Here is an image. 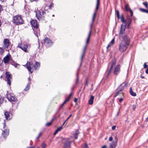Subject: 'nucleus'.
<instances>
[{"mask_svg": "<svg viewBox=\"0 0 148 148\" xmlns=\"http://www.w3.org/2000/svg\"><path fill=\"white\" fill-rule=\"evenodd\" d=\"M130 38H129L125 37L122 40L119 45V50L121 52L125 51L129 45Z\"/></svg>", "mask_w": 148, "mask_h": 148, "instance_id": "obj_1", "label": "nucleus"}, {"mask_svg": "<svg viewBox=\"0 0 148 148\" xmlns=\"http://www.w3.org/2000/svg\"><path fill=\"white\" fill-rule=\"evenodd\" d=\"M45 5V6L44 7V10L41 9L36 12V17L39 21L44 20L46 15V11H47V10L45 8L46 6H47V4Z\"/></svg>", "mask_w": 148, "mask_h": 148, "instance_id": "obj_2", "label": "nucleus"}, {"mask_svg": "<svg viewBox=\"0 0 148 148\" xmlns=\"http://www.w3.org/2000/svg\"><path fill=\"white\" fill-rule=\"evenodd\" d=\"M99 4H100L99 0H97L96 8L95 10L94 13L93 15L92 18V22L90 25V31L89 32V33L88 34V40H87V43H88V42L89 40V39L90 37V35L91 34V33L92 32V27L93 25V23L94 21V20L95 19V16L96 15L97 12L99 9Z\"/></svg>", "mask_w": 148, "mask_h": 148, "instance_id": "obj_3", "label": "nucleus"}, {"mask_svg": "<svg viewBox=\"0 0 148 148\" xmlns=\"http://www.w3.org/2000/svg\"><path fill=\"white\" fill-rule=\"evenodd\" d=\"M13 23L16 25H19L24 23V21L21 15H16L13 17L12 21Z\"/></svg>", "mask_w": 148, "mask_h": 148, "instance_id": "obj_4", "label": "nucleus"}, {"mask_svg": "<svg viewBox=\"0 0 148 148\" xmlns=\"http://www.w3.org/2000/svg\"><path fill=\"white\" fill-rule=\"evenodd\" d=\"M31 24L34 28L33 29L34 33L36 36L38 37V34H39L40 29H38V25L37 21L36 20H32L31 22Z\"/></svg>", "mask_w": 148, "mask_h": 148, "instance_id": "obj_5", "label": "nucleus"}, {"mask_svg": "<svg viewBox=\"0 0 148 148\" xmlns=\"http://www.w3.org/2000/svg\"><path fill=\"white\" fill-rule=\"evenodd\" d=\"M126 27H125L123 24L121 25L120 30L119 34V37L122 39H124L125 37L129 38L127 35H125V31Z\"/></svg>", "mask_w": 148, "mask_h": 148, "instance_id": "obj_6", "label": "nucleus"}, {"mask_svg": "<svg viewBox=\"0 0 148 148\" xmlns=\"http://www.w3.org/2000/svg\"><path fill=\"white\" fill-rule=\"evenodd\" d=\"M44 44L46 46L49 47L51 46L53 44V42L50 39L47 37L45 38L43 40Z\"/></svg>", "mask_w": 148, "mask_h": 148, "instance_id": "obj_7", "label": "nucleus"}, {"mask_svg": "<svg viewBox=\"0 0 148 148\" xmlns=\"http://www.w3.org/2000/svg\"><path fill=\"white\" fill-rule=\"evenodd\" d=\"M62 140H64L66 141L65 142L63 143L64 148H70L71 141L70 140V138H63Z\"/></svg>", "mask_w": 148, "mask_h": 148, "instance_id": "obj_8", "label": "nucleus"}, {"mask_svg": "<svg viewBox=\"0 0 148 148\" xmlns=\"http://www.w3.org/2000/svg\"><path fill=\"white\" fill-rule=\"evenodd\" d=\"M116 60L115 58L112 59V64L111 66L110 69L107 75H106V78H108L110 75V73L112 72L113 67L115 65L116 63Z\"/></svg>", "mask_w": 148, "mask_h": 148, "instance_id": "obj_9", "label": "nucleus"}, {"mask_svg": "<svg viewBox=\"0 0 148 148\" xmlns=\"http://www.w3.org/2000/svg\"><path fill=\"white\" fill-rule=\"evenodd\" d=\"M5 78L6 79V81L7 82V84L9 86L11 84V81L10 79H12V75L10 73L8 72H6L5 73Z\"/></svg>", "mask_w": 148, "mask_h": 148, "instance_id": "obj_10", "label": "nucleus"}, {"mask_svg": "<svg viewBox=\"0 0 148 148\" xmlns=\"http://www.w3.org/2000/svg\"><path fill=\"white\" fill-rule=\"evenodd\" d=\"M6 97L10 101L15 102L17 101L16 97L13 95L8 94L6 95Z\"/></svg>", "mask_w": 148, "mask_h": 148, "instance_id": "obj_11", "label": "nucleus"}, {"mask_svg": "<svg viewBox=\"0 0 148 148\" xmlns=\"http://www.w3.org/2000/svg\"><path fill=\"white\" fill-rule=\"evenodd\" d=\"M88 38H87V40H86V45L84 47L83 49V50L82 54V55L81 58V63H80V66H81L82 65V60L83 59V57L85 55V54L86 50V47H87V44H88L89 43V41L90 40V38H89V40L88 42V43H87V41L88 38Z\"/></svg>", "mask_w": 148, "mask_h": 148, "instance_id": "obj_12", "label": "nucleus"}, {"mask_svg": "<svg viewBox=\"0 0 148 148\" xmlns=\"http://www.w3.org/2000/svg\"><path fill=\"white\" fill-rule=\"evenodd\" d=\"M32 65L33 63L32 62H27L26 64L27 68L28 70L31 73H33L34 71L33 67V66L32 67Z\"/></svg>", "mask_w": 148, "mask_h": 148, "instance_id": "obj_13", "label": "nucleus"}, {"mask_svg": "<svg viewBox=\"0 0 148 148\" xmlns=\"http://www.w3.org/2000/svg\"><path fill=\"white\" fill-rule=\"evenodd\" d=\"M132 22L131 18L130 17H127V18L125 22V25L124 26L126 28L129 29L130 27V24Z\"/></svg>", "mask_w": 148, "mask_h": 148, "instance_id": "obj_14", "label": "nucleus"}, {"mask_svg": "<svg viewBox=\"0 0 148 148\" xmlns=\"http://www.w3.org/2000/svg\"><path fill=\"white\" fill-rule=\"evenodd\" d=\"M10 43L9 40L8 39H4L3 41V48L5 49H7Z\"/></svg>", "mask_w": 148, "mask_h": 148, "instance_id": "obj_15", "label": "nucleus"}, {"mask_svg": "<svg viewBox=\"0 0 148 148\" xmlns=\"http://www.w3.org/2000/svg\"><path fill=\"white\" fill-rule=\"evenodd\" d=\"M120 71V65H117L115 68L113 72V74L115 75H117Z\"/></svg>", "mask_w": 148, "mask_h": 148, "instance_id": "obj_16", "label": "nucleus"}, {"mask_svg": "<svg viewBox=\"0 0 148 148\" xmlns=\"http://www.w3.org/2000/svg\"><path fill=\"white\" fill-rule=\"evenodd\" d=\"M125 10L126 12H129L130 13L131 16H132L133 15V11L130 8L128 4L125 5Z\"/></svg>", "mask_w": 148, "mask_h": 148, "instance_id": "obj_17", "label": "nucleus"}, {"mask_svg": "<svg viewBox=\"0 0 148 148\" xmlns=\"http://www.w3.org/2000/svg\"><path fill=\"white\" fill-rule=\"evenodd\" d=\"M2 136L4 138H5L9 134V129H7L4 130H2Z\"/></svg>", "mask_w": 148, "mask_h": 148, "instance_id": "obj_18", "label": "nucleus"}, {"mask_svg": "<svg viewBox=\"0 0 148 148\" xmlns=\"http://www.w3.org/2000/svg\"><path fill=\"white\" fill-rule=\"evenodd\" d=\"M116 140L113 141L112 143L110 144V147L109 148H115L117 145L118 140L115 137Z\"/></svg>", "mask_w": 148, "mask_h": 148, "instance_id": "obj_19", "label": "nucleus"}, {"mask_svg": "<svg viewBox=\"0 0 148 148\" xmlns=\"http://www.w3.org/2000/svg\"><path fill=\"white\" fill-rule=\"evenodd\" d=\"M20 45V44L19 45ZM18 47L19 48L21 49L22 50L24 51L25 52H27V49L28 47V46L27 45H23L22 46H20V45H18Z\"/></svg>", "mask_w": 148, "mask_h": 148, "instance_id": "obj_20", "label": "nucleus"}, {"mask_svg": "<svg viewBox=\"0 0 148 148\" xmlns=\"http://www.w3.org/2000/svg\"><path fill=\"white\" fill-rule=\"evenodd\" d=\"M11 113L9 112H5L4 113V115L5 118L8 120H10L11 119V117L10 115Z\"/></svg>", "mask_w": 148, "mask_h": 148, "instance_id": "obj_21", "label": "nucleus"}, {"mask_svg": "<svg viewBox=\"0 0 148 148\" xmlns=\"http://www.w3.org/2000/svg\"><path fill=\"white\" fill-rule=\"evenodd\" d=\"M40 66V62H36V64L33 66V68L35 69V70H36L37 69H39V68Z\"/></svg>", "mask_w": 148, "mask_h": 148, "instance_id": "obj_22", "label": "nucleus"}, {"mask_svg": "<svg viewBox=\"0 0 148 148\" xmlns=\"http://www.w3.org/2000/svg\"><path fill=\"white\" fill-rule=\"evenodd\" d=\"M9 56L8 55H7L3 58V61L4 63L5 64L8 63L10 60Z\"/></svg>", "mask_w": 148, "mask_h": 148, "instance_id": "obj_23", "label": "nucleus"}, {"mask_svg": "<svg viewBox=\"0 0 148 148\" xmlns=\"http://www.w3.org/2000/svg\"><path fill=\"white\" fill-rule=\"evenodd\" d=\"M94 97L93 96H91L90 99L88 101V104L90 105H92L93 103Z\"/></svg>", "mask_w": 148, "mask_h": 148, "instance_id": "obj_24", "label": "nucleus"}, {"mask_svg": "<svg viewBox=\"0 0 148 148\" xmlns=\"http://www.w3.org/2000/svg\"><path fill=\"white\" fill-rule=\"evenodd\" d=\"M30 83L28 82L25 88L24 89V91H27L29 89L30 87Z\"/></svg>", "mask_w": 148, "mask_h": 148, "instance_id": "obj_25", "label": "nucleus"}, {"mask_svg": "<svg viewBox=\"0 0 148 148\" xmlns=\"http://www.w3.org/2000/svg\"><path fill=\"white\" fill-rule=\"evenodd\" d=\"M116 91L117 92L116 93L114 96V97H116V96H118V95H119L120 94H121L122 95H123V94L122 92H121V91H120L119 90H118V89H117L116 90Z\"/></svg>", "mask_w": 148, "mask_h": 148, "instance_id": "obj_26", "label": "nucleus"}, {"mask_svg": "<svg viewBox=\"0 0 148 148\" xmlns=\"http://www.w3.org/2000/svg\"><path fill=\"white\" fill-rule=\"evenodd\" d=\"M130 92L131 95L132 96H135L136 95V93L135 92H134L132 91V88L131 87H130Z\"/></svg>", "mask_w": 148, "mask_h": 148, "instance_id": "obj_27", "label": "nucleus"}, {"mask_svg": "<svg viewBox=\"0 0 148 148\" xmlns=\"http://www.w3.org/2000/svg\"><path fill=\"white\" fill-rule=\"evenodd\" d=\"M139 10L142 12L148 13V10L146 9L141 8L139 9Z\"/></svg>", "mask_w": 148, "mask_h": 148, "instance_id": "obj_28", "label": "nucleus"}, {"mask_svg": "<svg viewBox=\"0 0 148 148\" xmlns=\"http://www.w3.org/2000/svg\"><path fill=\"white\" fill-rule=\"evenodd\" d=\"M124 87L121 85V84L119 87L117 89L118 90H119L120 91H121V92L122 91L124 90Z\"/></svg>", "mask_w": 148, "mask_h": 148, "instance_id": "obj_29", "label": "nucleus"}, {"mask_svg": "<svg viewBox=\"0 0 148 148\" xmlns=\"http://www.w3.org/2000/svg\"><path fill=\"white\" fill-rule=\"evenodd\" d=\"M4 53V51L3 47H0V55L2 56Z\"/></svg>", "mask_w": 148, "mask_h": 148, "instance_id": "obj_30", "label": "nucleus"}, {"mask_svg": "<svg viewBox=\"0 0 148 148\" xmlns=\"http://www.w3.org/2000/svg\"><path fill=\"white\" fill-rule=\"evenodd\" d=\"M121 21L122 22H123V23H124L125 22L126 20L124 19V16L123 14H122L121 15Z\"/></svg>", "mask_w": 148, "mask_h": 148, "instance_id": "obj_31", "label": "nucleus"}, {"mask_svg": "<svg viewBox=\"0 0 148 148\" xmlns=\"http://www.w3.org/2000/svg\"><path fill=\"white\" fill-rule=\"evenodd\" d=\"M116 14L118 19H120V17L119 15V11L118 10H116Z\"/></svg>", "mask_w": 148, "mask_h": 148, "instance_id": "obj_32", "label": "nucleus"}, {"mask_svg": "<svg viewBox=\"0 0 148 148\" xmlns=\"http://www.w3.org/2000/svg\"><path fill=\"white\" fill-rule=\"evenodd\" d=\"M54 5V3H51L49 6L48 7V9H51L52 7H53Z\"/></svg>", "mask_w": 148, "mask_h": 148, "instance_id": "obj_33", "label": "nucleus"}, {"mask_svg": "<svg viewBox=\"0 0 148 148\" xmlns=\"http://www.w3.org/2000/svg\"><path fill=\"white\" fill-rule=\"evenodd\" d=\"M143 4L145 6L147 9H148V4L147 2H144L143 3Z\"/></svg>", "mask_w": 148, "mask_h": 148, "instance_id": "obj_34", "label": "nucleus"}, {"mask_svg": "<svg viewBox=\"0 0 148 148\" xmlns=\"http://www.w3.org/2000/svg\"><path fill=\"white\" fill-rule=\"evenodd\" d=\"M10 63L11 64L14 66L15 64L16 63V62L15 61L12 60L10 61Z\"/></svg>", "mask_w": 148, "mask_h": 148, "instance_id": "obj_35", "label": "nucleus"}, {"mask_svg": "<svg viewBox=\"0 0 148 148\" xmlns=\"http://www.w3.org/2000/svg\"><path fill=\"white\" fill-rule=\"evenodd\" d=\"M79 82V77L78 74L77 75V79L76 81V84H77Z\"/></svg>", "mask_w": 148, "mask_h": 148, "instance_id": "obj_36", "label": "nucleus"}, {"mask_svg": "<svg viewBox=\"0 0 148 148\" xmlns=\"http://www.w3.org/2000/svg\"><path fill=\"white\" fill-rule=\"evenodd\" d=\"M63 127L62 126L59 127L56 130L58 131V132L60 131L62 129Z\"/></svg>", "mask_w": 148, "mask_h": 148, "instance_id": "obj_37", "label": "nucleus"}, {"mask_svg": "<svg viewBox=\"0 0 148 148\" xmlns=\"http://www.w3.org/2000/svg\"><path fill=\"white\" fill-rule=\"evenodd\" d=\"M3 102V98L0 96V104H2Z\"/></svg>", "mask_w": 148, "mask_h": 148, "instance_id": "obj_38", "label": "nucleus"}, {"mask_svg": "<svg viewBox=\"0 0 148 148\" xmlns=\"http://www.w3.org/2000/svg\"><path fill=\"white\" fill-rule=\"evenodd\" d=\"M41 145L42 148H45L47 146L44 143H42Z\"/></svg>", "mask_w": 148, "mask_h": 148, "instance_id": "obj_39", "label": "nucleus"}, {"mask_svg": "<svg viewBox=\"0 0 148 148\" xmlns=\"http://www.w3.org/2000/svg\"><path fill=\"white\" fill-rule=\"evenodd\" d=\"M52 123L51 121L50 122H48L45 125L47 126H49L52 124Z\"/></svg>", "mask_w": 148, "mask_h": 148, "instance_id": "obj_40", "label": "nucleus"}, {"mask_svg": "<svg viewBox=\"0 0 148 148\" xmlns=\"http://www.w3.org/2000/svg\"><path fill=\"white\" fill-rule=\"evenodd\" d=\"M88 86V78H86V83L85 84V86Z\"/></svg>", "mask_w": 148, "mask_h": 148, "instance_id": "obj_41", "label": "nucleus"}, {"mask_svg": "<svg viewBox=\"0 0 148 148\" xmlns=\"http://www.w3.org/2000/svg\"><path fill=\"white\" fill-rule=\"evenodd\" d=\"M148 67V65L146 64V63H145L144 64V68L145 69L147 68Z\"/></svg>", "mask_w": 148, "mask_h": 148, "instance_id": "obj_42", "label": "nucleus"}, {"mask_svg": "<svg viewBox=\"0 0 148 148\" xmlns=\"http://www.w3.org/2000/svg\"><path fill=\"white\" fill-rule=\"evenodd\" d=\"M114 41H115V40H114V38H113L112 40H111V41L110 42V44H111V45H113L114 42Z\"/></svg>", "mask_w": 148, "mask_h": 148, "instance_id": "obj_43", "label": "nucleus"}, {"mask_svg": "<svg viewBox=\"0 0 148 148\" xmlns=\"http://www.w3.org/2000/svg\"><path fill=\"white\" fill-rule=\"evenodd\" d=\"M72 94H73V93H72V92L70 94V95H69V97H68L67 98V99H69H69H70V97H71V96L72 95Z\"/></svg>", "mask_w": 148, "mask_h": 148, "instance_id": "obj_44", "label": "nucleus"}, {"mask_svg": "<svg viewBox=\"0 0 148 148\" xmlns=\"http://www.w3.org/2000/svg\"><path fill=\"white\" fill-rule=\"evenodd\" d=\"M84 148H88V145L86 143L85 144V145Z\"/></svg>", "mask_w": 148, "mask_h": 148, "instance_id": "obj_45", "label": "nucleus"}, {"mask_svg": "<svg viewBox=\"0 0 148 148\" xmlns=\"http://www.w3.org/2000/svg\"><path fill=\"white\" fill-rule=\"evenodd\" d=\"M39 0H30V1L31 2H32L33 1L36 2H37Z\"/></svg>", "mask_w": 148, "mask_h": 148, "instance_id": "obj_46", "label": "nucleus"}, {"mask_svg": "<svg viewBox=\"0 0 148 148\" xmlns=\"http://www.w3.org/2000/svg\"><path fill=\"white\" fill-rule=\"evenodd\" d=\"M69 101V99H67V98L66 99V100L64 101V102L63 103V104L64 105L68 101Z\"/></svg>", "mask_w": 148, "mask_h": 148, "instance_id": "obj_47", "label": "nucleus"}, {"mask_svg": "<svg viewBox=\"0 0 148 148\" xmlns=\"http://www.w3.org/2000/svg\"><path fill=\"white\" fill-rule=\"evenodd\" d=\"M3 62V60L1 58H0V65H2V63Z\"/></svg>", "mask_w": 148, "mask_h": 148, "instance_id": "obj_48", "label": "nucleus"}, {"mask_svg": "<svg viewBox=\"0 0 148 148\" xmlns=\"http://www.w3.org/2000/svg\"><path fill=\"white\" fill-rule=\"evenodd\" d=\"M133 110H135L136 108V106L135 105H133Z\"/></svg>", "mask_w": 148, "mask_h": 148, "instance_id": "obj_49", "label": "nucleus"}, {"mask_svg": "<svg viewBox=\"0 0 148 148\" xmlns=\"http://www.w3.org/2000/svg\"><path fill=\"white\" fill-rule=\"evenodd\" d=\"M3 128H4L5 127V125H6V123H5V120H4V122L3 123Z\"/></svg>", "mask_w": 148, "mask_h": 148, "instance_id": "obj_50", "label": "nucleus"}, {"mask_svg": "<svg viewBox=\"0 0 148 148\" xmlns=\"http://www.w3.org/2000/svg\"><path fill=\"white\" fill-rule=\"evenodd\" d=\"M64 105V104H63V103L61 104V105L60 106V107H59V109H61V108H62V107H63V106Z\"/></svg>", "mask_w": 148, "mask_h": 148, "instance_id": "obj_51", "label": "nucleus"}, {"mask_svg": "<svg viewBox=\"0 0 148 148\" xmlns=\"http://www.w3.org/2000/svg\"><path fill=\"white\" fill-rule=\"evenodd\" d=\"M41 132H40L39 133L38 136L36 138L37 139H38L39 138V137H40V136L41 135Z\"/></svg>", "mask_w": 148, "mask_h": 148, "instance_id": "obj_52", "label": "nucleus"}, {"mask_svg": "<svg viewBox=\"0 0 148 148\" xmlns=\"http://www.w3.org/2000/svg\"><path fill=\"white\" fill-rule=\"evenodd\" d=\"M111 44H110V43H109L108 45L107 46V49H108V48L111 46Z\"/></svg>", "mask_w": 148, "mask_h": 148, "instance_id": "obj_53", "label": "nucleus"}, {"mask_svg": "<svg viewBox=\"0 0 148 148\" xmlns=\"http://www.w3.org/2000/svg\"><path fill=\"white\" fill-rule=\"evenodd\" d=\"M72 116V115L71 114L66 119V121H67Z\"/></svg>", "mask_w": 148, "mask_h": 148, "instance_id": "obj_54", "label": "nucleus"}, {"mask_svg": "<svg viewBox=\"0 0 148 148\" xmlns=\"http://www.w3.org/2000/svg\"><path fill=\"white\" fill-rule=\"evenodd\" d=\"M56 119V118L55 117H54L52 119L51 122L52 123L53 122L55 119Z\"/></svg>", "mask_w": 148, "mask_h": 148, "instance_id": "obj_55", "label": "nucleus"}, {"mask_svg": "<svg viewBox=\"0 0 148 148\" xmlns=\"http://www.w3.org/2000/svg\"><path fill=\"white\" fill-rule=\"evenodd\" d=\"M19 64L17 63H15V64L14 65L15 67L16 68L18 66V65H19Z\"/></svg>", "mask_w": 148, "mask_h": 148, "instance_id": "obj_56", "label": "nucleus"}, {"mask_svg": "<svg viewBox=\"0 0 148 148\" xmlns=\"http://www.w3.org/2000/svg\"><path fill=\"white\" fill-rule=\"evenodd\" d=\"M116 126L114 125L112 127V129L113 130H114L116 128Z\"/></svg>", "mask_w": 148, "mask_h": 148, "instance_id": "obj_57", "label": "nucleus"}, {"mask_svg": "<svg viewBox=\"0 0 148 148\" xmlns=\"http://www.w3.org/2000/svg\"><path fill=\"white\" fill-rule=\"evenodd\" d=\"M58 132V131L56 130L53 133L54 135H55Z\"/></svg>", "mask_w": 148, "mask_h": 148, "instance_id": "obj_58", "label": "nucleus"}, {"mask_svg": "<svg viewBox=\"0 0 148 148\" xmlns=\"http://www.w3.org/2000/svg\"><path fill=\"white\" fill-rule=\"evenodd\" d=\"M113 140V138L112 137H110L109 138V140L110 141H112Z\"/></svg>", "mask_w": 148, "mask_h": 148, "instance_id": "obj_59", "label": "nucleus"}, {"mask_svg": "<svg viewBox=\"0 0 148 148\" xmlns=\"http://www.w3.org/2000/svg\"><path fill=\"white\" fill-rule=\"evenodd\" d=\"M123 100V98H120L119 99V102L120 103H121Z\"/></svg>", "mask_w": 148, "mask_h": 148, "instance_id": "obj_60", "label": "nucleus"}, {"mask_svg": "<svg viewBox=\"0 0 148 148\" xmlns=\"http://www.w3.org/2000/svg\"><path fill=\"white\" fill-rule=\"evenodd\" d=\"M145 72L146 73L148 74V67L147 69L145 71Z\"/></svg>", "mask_w": 148, "mask_h": 148, "instance_id": "obj_61", "label": "nucleus"}, {"mask_svg": "<svg viewBox=\"0 0 148 148\" xmlns=\"http://www.w3.org/2000/svg\"><path fill=\"white\" fill-rule=\"evenodd\" d=\"M77 99L76 98H75L74 99V101L75 102H76L77 101Z\"/></svg>", "mask_w": 148, "mask_h": 148, "instance_id": "obj_62", "label": "nucleus"}, {"mask_svg": "<svg viewBox=\"0 0 148 148\" xmlns=\"http://www.w3.org/2000/svg\"><path fill=\"white\" fill-rule=\"evenodd\" d=\"M35 147L34 146H31L29 147H27V148H34Z\"/></svg>", "mask_w": 148, "mask_h": 148, "instance_id": "obj_63", "label": "nucleus"}, {"mask_svg": "<svg viewBox=\"0 0 148 148\" xmlns=\"http://www.w3.org/2000/svg\"><path fill=\"white\" fill-rule=\"evenodd\" d=\"M106 147H107L106 146V145H104L101 148H106Z\"/></svg>", "mask_w": 148, "mask_h": 148, "instance_id": "obj_64", "label": "nucleus"}]
</instances>
